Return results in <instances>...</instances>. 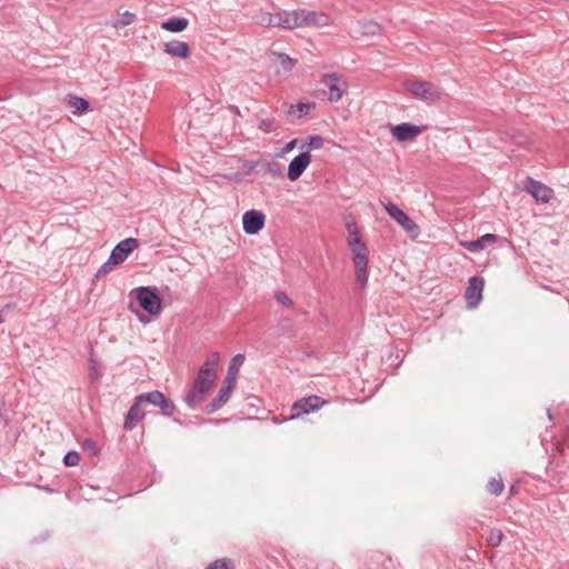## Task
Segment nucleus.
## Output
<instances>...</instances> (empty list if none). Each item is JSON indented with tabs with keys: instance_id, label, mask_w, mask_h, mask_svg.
Segmentation results:
<instances>
[{
	"instance_id": "f257e3e1",
	"label": "nucleus",
	"mask_w": 569,
	"mask_h": 569,
	"mask_svg": "<svg viewBox=\"0 0 569 569\" xmlns=\"http://www.w3.org/2000/svg\"><path fill=\"white\" fill-rule=\"evenodd\" d=\"M326 23L327 17L318 14L315 11L283 10L277 13V27H281L283 29L292 30L306 26H325Z\"/></svg>"
},
{
	"instance_id": "f03ea898",
	"label": "nucleus",
	"mask_w": 569,
	"mask_h": 569,
	"mask_svg": "<svg viewBox=\"0 0 569 569\" xmlns=\"http://www.w3.org/2000/svg\"><path fill=\"white\" fill-rule=\"evenodd\" d=\"M346 229L348 233L347 242L351 251L353 264H368V248L359 233L357 222L355 220L347 221Z\"/></svg>"
},
{
	"instance_id": "7ed1b4c3",
	"label": "nucleus",
	"mask_w": 569,
	"mask_h": 569,
	"mask_svg": "<svg viewBox=\"0 0 569 569\" xmlns=\"http://www.w3.org/2000/svg\"><path fill=\"white\" fill-rule=\"evenodd\" d=\"M405 89L415 98L435 103L441 99V90L429 81L408 80L403 83Z\"/></svg>"
},
{
	"instance_id": "20e7f679",
	"label": "nucleus",
	"mask_w": 569,
	"mask_h": 569,
	"mask_svg": "<svg viewBox=\"0 0 569 569\" xmlns=\"http://www.w3.org/2000/svg\"><path fill=\"white\" fill-rule=\"evenodd\" d=\"M320 82L328 89L330 102H338L348 90V82L343 76L337 72L323 73Z\"/></svg>"
},
{
	"instance_id": "39448f33",
	"label": "nucleus",
	"mask_w": 569,
	"mask_h": 569,
	"mask_svg": "<svg viewBox=\"0 0 569 569\" xmlns=\"http://www.w3.org/2000/svg\"><path fill=\"white\" fill-rule=\"evenodd\" d=\"M136 298L140 307L151 316L159 315L161 311V299L156 288L140 287L137 289Z\"/></svg>"
},
{
	"instance_id": "423d86ee",
	"label": "nucleus",
	"mask_w": 569,
	"mask_h": 569,
	"mask_svg": "<svg viewBox=\"0 0 569 569\" xmlns=\"http://www.w3.org/2000/svg\"><path fill=\"white\" fill-rule=\"evenodd\" d=\"M385 209L388 214L400 224L412 238H416L420 233L418 224L397 204L389 202L385 204Z\"/></svg>"
},
{
	"instance_id": "0eeeda50",
	"label": "nucleus",
	"mask_w": 569,
	"mask_h": 569,
	"mask_svg": "<svg viewBox=\"0 0 569 569\" xmlns=\"http://www.w3.org/2000/svg\"><path fill=\"white\" fill-rule=\"evenodd\" d=\"M137 398L143 406L152 405L159 407L166 416H171L174 411L173 402L158 390L140 393Z\"/></svg>"
},
{
	"instance_id": "6e6552de",
	"label": "nucleus",
	"mask_w": 569,
	"mask_h": 569,
	"mask_svg": "<svg viewBox=\"0 0 569 569\" xmlns=\"http://www.w3.org/2000/svg\"><path fill=\"white\" fill-rule=\"evenodd\" d=\"M523 190L531 194L535 200L540 203L549 202L553 196L551 188L530 177L525 180Z\"/></svg>"
},
{
	"instance_id": "1a4fd4ad",
	"label": "nucleus",
	"mask_w": 569,
	"mask_h": 569,
	"mask_svg": "<svg viewBox=\"0 0 569 569\" xmlns=\"http://www.w3.org/2000/svg\"><path fill=\"white\" fill-rule=\"evenodd\" d=\"M266 216L258 210H248L242 216V228L247 234H257L264 227Z\"/></svg>"
},
{
	"instance_id": "9d476101",
	"label": "nucleus",
	"mask_w": 569,
	"mask_h": 569,
	"mask_svg": "<svg viewBox=\"0 0 569 569\" xmlns=\"http://www.w3.org/2000/svg\"><path fill=\"white\" fill-rule=\"evenodd\" d=\"M485 281L479 277H471L466 289L465 298L467 306L471 309L478 307L482 299Z\"/></svg>"
},
{
	"instance_id": "9b49d317",
	"label": "nucleus",
	"mask_w": 569,
	"mask_h": 569,
	"mask_svg": "<svg viewBox=\"0 0 569 569\" xmlns=\"http://www.w3.org/2000/svg\"><path fill=\"white\" fill-rule=\"evenodd\" d=\"M311 162L309 151L296 156L288 166L287 177L290 181L298 180Z\"/></svg>"
},
{
	"instance_id": "f8f14e48",
	"label": "nucleus",
	"mask_w": 569,
	"mask_h": 569,
	"mask_svg": "<svg viewBox=\"0 0 569 569\" xmlns=\"http://www.w3.org/2000/svg\"><path fill=\"white\" fill-rule=\"evenodd\" d=\"M422 132V128L416 124L403 122L392 127V137L399 142L411 141Z\"/></svg>"
},
{
	"instance_id": "ddd939ff",
	"label": "nucleus",
	"mask_w": 569,
	"mask_h": 569,
	"mask_svg": "<svg viewBox=\"0 0 569 569\" xmlns=\"http://www.w3.org/2000/svg\"><path fill=\"white\" fill-rule=\"evenodd\" d=\"M138 247V240L136 238H127L112 249L110 253L111 260H113L117 264L122 263L128 256Z\"/></svg>"
},
{
	"instance_id": "4468645a",
	"label": "nucleus",
	"mask_w": 569,
	"mask_h": 569,
	"mask_svg": "<svg viewBox=\"0 0 569 569\" xmlns=\"http://www.w3.org/2000/svg\"><path fill=\"white\" fill-rule=\"evenodd\" d=\"M323 401L318 396H310L300 399L292 406V417H299L301 415H308L318 410L322 406Z\"/></svg>"
},
{
	"instance_id": "2eb2a0df",
	"label": "nucleus",
	"mask_w": 569,
	"mask_h": 569,
	"mask_svg": "<svg viewBox=\"0 0 569 569\" xmlns=\"http://www.w3.org/2000/svg\"><path fill=\"white\" fill-rule=\"evenodd\" d=\"M234 385L227 383L223 381V386L218 391L217 396L212 399L210 403L207 405L206 410L208 413H213L214 411L219 410L223 405L227 403L229 400L233 389Z\"/></svg>"
},
{
	"instance_id": "dca6fc26",
	"label": "nucleus",
	"mask_w": 569,
	"mask_h": 569,
	"mask_svg": "<svg viewBox=\"0 0 569 569\" xmlns=\"http://www.w3.org/2000/svg\"><path fill=\"white\" fill-rule=\"evenodd\" d=\"M143 405L139 402L138 398L133 405L130 407L129 411L126 415L123 428L126 430H132L137 427V425L144 418L146 412L142 410Z\"/></svg>"
},
{
	"instance_id": "f3484780",
	"label": "nucleus",
	"mask_w": 569,
	"mask_h": 569,
	"mask_svg": "<svg viewBox=\"0 0 569 569\" xmlns=\"http://www.w3.org/2000/svg\"><path fill=\"white\" fill-rule=\"evenodd\" d=\"M163 52L173 58L187 59L190 57V47L184 41L172 40L163 44Z\"/></svg>"
},
{
	"instance_id": "a211bd4d",
	"label": "nucleus",
	"mask_w": 569,
	"mask_h": 569,
	"mask_svg": "<svg viewBox=\"0 0 569 569\" xmlns=\"http://www.w3.org/2000/svg\"><path fill=\"white\" fill-rule=\"evenodd\" d=\"M497 240L498 237L496 234L486 233L477 240L461 241L460 244L471 252H479L483 250L487 246L495 243Z\"/></svg>"
},
{
	"instance_id": "6ab92c4d",
	"label": "nucleus",
	"mask_w": 569,
	"mask_h": 569,
	"mask_svg": "<svg viewBox=\"0 0 569 569\" xmlns=\"http://www.w3.org/2000/svg\"><path fill=\"white\" fill-rule=\"evenodd\" d=\"M243 361H244V357L241 353H238L232 358L231 363L229 365V368H228V373L224 378V382L232 383L236 386L237 373L239 371L240 366L243 363Z\"/></svg>"
},
{
	"instance_id": "aec40b11",
	"label": "nucleus",
	"mask_w": 569,
	"mask_h": 569,
	"mask_svg": "<svg viewBox=\"0 0 569 569\" xmlns=\"http://www.w3.org/2000/svg\"><path fill=\"white\" fill-rule=\"evenodd\" d=\"M358 27H359V31H358L359 34L363 36V37H375L382 32V27L372 20L359 21Z\"/></svg>"
},
{
	"instance_id": "412c9836",
	"label": "nucleus",
	"mask_w": 569,
	"mask_h": 569,
	"mask_svg": "<svg viewBox=\"0 0 569 569\" xmlns=\"http://www.w3.org/2000/svg\"><path fill=\"white\" fill-rule=\"evenodd\" d=\"M214 380H216V377L207 375L206 370H199L198 375L194 379L193 386H196L197 389L202 390L203 392L208 393V391L211 389Z\"/></svg>"
},
{
	"instance_id": "4be33fe9",
	"label": "nucleus",
	"mask_w": 569,
	"mask_h": 569,
	"mask_svg": "<svg viewBox=\"0 0 569 569\" xmlns=\"http://www.w3.org/2000/svg\"><path fill=\"white\" fill-rule=\"evenodd\" d=\"M189 24V20L187 18H171L161 23V28L163 30L170 32H181L186 30Z\"/></svg>"
},
{
	"instance_id": "5701e85b",
	"label": "nucleus",
	"mask_w": 569,
	"mask_h": 569,
	"mask_svg": "<svg viewBox=\"0 0 569 569\" xmlns=\"http://www.w3.org/2000/svg\"><path fill=\"white\" fill-rule=\"evenodd\" d=\"M206 395V392L197 389L196 386H192V388L184 396V402L189 408L194 409L204 400Z\"/></svg>"
},
{
	"instance_id": "b1692460",
	"label": "nucleus",
	"mask_w": 569,
	"mask_h": 569,
	"mask_svg": "<svg viewBox=\"0 0 569 569\" xmlns=\"http://www.w3.org/2000/svg\"><path fill=\"white\" fill-rule=\"evenodd\" d=\"M254 22L261 27H277V13L260 11L253 17Z\"/></svg>"
},
{
	"instance_id": "393cba45",
	"label": "nucleus",
	"mask_w": 569,
	"mask_h": 569,
	"mask_svg": "<svg viewBox=\"0 0 569 569\" xmlns=\"http://www.w3.org/2000/svg\"><path fill=\"white\" fill-rule=\"evenodd\" d=\"M70 108L74 114H82L89 109V102L80 97L70 96L68 99Z\"/></svg>"
},
{
	"instance_id": "a878e982",
	"label": "nucleus",
	"mask_w": 569,
	"mask_h": 569,
	"mask_svg": "<svg viewBox=\"0 0 569 569\" xmlns=\"http://www.w3.org/2000/svg\"><path fill=\"white\" fill-rule=\"evenodd\" d=\"M136 19L137 17L133 12L124 11L119 16L118 19L110 21L109 24L116 29H119L132 24Z\"/></svg>"
},
{
	"instance_id": "bb28decb",
	"label": "nucleus",
	"mask_w": 569,
	"mask_h": 569,
	"mask_svg": "<svg viewBox=\"0 0 569 569\" xmlns=\"http://www.w3.org/2000/svg\"><path fill=\"white\" fill-rule=\"evenodd\" d=\"M220 360V355L218 352H212L204 361L202 367L199 370H206L207 375L217 377L216 367Z\"/></svg>"
},
{
	"instance_id": "cd10ccee",
	"label": "nucleus",
	"mask_w": 569,
	"mask_h": 569,
	"mask_svg": "<svg viewBox=\"0 0 569 569\" xmlns=\"http://www.w3.org/2000/svg\"><path fill=\"white\" fill-rule=\"evenodd\" d=\"M273 57L277 59V61L280 63L281 68L284 72H290L293 67L296 66V60L289 57L286 53H273Z\"/></svg>"
},
{
	"instance_id": "c85d7f7f",
	"label": "nucleus",
	"mask_w": 569,
	"mask_h": 569,
	"mask_svg": "<svg viewBox=\"0 0 569 569\" xmlns=\"http://www.w3.org/2000/svg\"><path fill=\"white\" fill-rule=\"evenodd\" d=\"M315 107L313 103H297L296 106H291L289 113L297 114L299 118L309 113V111Z\"/></svg>"
},
{
	"instance_id": "c756f323",
	"label": "nucleus",
	"mask_w": 569,
	"mask_h": 569,
	"mask_svg": "<svg viewBox=\"0 0 569 569\" xmlns=\"http://www.w3.org/2000/svg\"><path fill=\"white\" fill-rule=\"evenodd\" d=\"M355 269L358 283L362 288L366 287L368 283V264L355 266Z\"/></svg>"
},
{
	"instance_id": "7c9ffc66",
	"label": "nucleus",
	"mask_w": 569,
	"mask_h": 569,
	"mask_svg": "<svg viewBox=\"0 0 569 569\" xmlns=\"http://www.w3.org/2000/svg\"><path fill=\"white\" fill-rule=\"evenodd\" d=\"M323 146V139L320 136H309L303 142L302 148L320 149Z\"/></svg>"
},
{
	"instance_id": "2f4dec72",
	"label": "nucleus",
	"mask_w": 569,
	"mask_h": 569,
	"mask_svg": "<svg viewBox=\"0 0 569 569\" xmlns=\"http://www.w3.org/2000/svg\"><path fill=\"white\" fill-rule=\"evenodd\" d=\"M503 488L505 486L501 479L491 478L488 482V490L495 496H499L503 491Z\"/></svg>"
},
{
	"instance_id": "473e14b6",
	"label": "nucleus",
	"mask_w": 569,
	"mask_h": 569,
	"mask_svg": "<svg viewBox=\"0 0 569 569\" xmlns=\"http://www.w3.org/2000/svg\"><path fill=\"white\" fill-rule=\"evenodd\" d=\"M118 266L111 258L109 257L108 260L98 269L96 277L102 278L106 277L108 273H110L113 268Z\"/></svg>"
},
{
	"instance_id": "72a5a7b5",
	"label": "nucleus",
	"mask_w": 569,
	"mask_h": 569,
	"mask_svg": "<svg viewBox=\"0 0 569 569\" xmlns=\"http://www.w3.org/2000/svg\"><path fill=\"white\" fill-rule=\"evenodd\" d=\"M206 569H234V567L230 559L222 558L211 562Z\"/></svg>"
},
{
	"instance_id": "f704fd0d",
	"label": "nucleus",
	"mask_w": 569,
	"mask_h": 569,
	"mask_svg": "<svg viewBox=\"0 0 569 569\" xmlns=\"http://www.w3.org/2000/svg\"><path fill=\"white\" fill-rule=\"evenodd\" d=\"M259 130H261L264 133L272 132L277 129V124L274 120L271 119H260L258 123Z\"/></svg>"
},
{
	"instance_id": "c9c22d12",
	"label": "nucleus",
	"mask_w": 569,
	"mask_h": 569,
	"mask_svg": "<svg viewBox=\"0 0 569 569\" xmlns=\"http://www.w3.org/2000/svg\"><path fill=\"white\" fill-rule=\"evenodd\" d=\"M80 461V456L77 451L72 450L64 455L63 462L68 467L78 466Z\"/></svg>"
},
{
	"instance_id": "e433bc0d",
	"label": "nucleus",
	"mask_w": 569,
	"mask_h": 569,
	"mask_svg": "<svg viewBox=\"0 0 569 569\" xmlns=\"http://www.w3.org/2000/svg\"><path fill=\"white\" fill-rule=\"evenodd\" d=\"M502 538H503L502 531L499 529H495L490 532L488 540H489L490 545L498 546L502 541Z\"/></svg>"
},
{
	"instance_id": "4c0bfd02",
	"label": "nucleus",
	"mask_w": 569,
	"mask_h": 569,
	"mask_svg": "<svg viewBox=\"0 0 569 569\" xmlns=\"http://www.w3.org/2000/svg\"><path fill=\"white\" fill-rule=\"evenodd\" d=\"M274 298L279 303H281L283 306H287V307L292 306V300L282 291L277 292Z\"/></svg>"
},
{
	"instance_id": "58836bf2",
	"label": "nucleus",
	"mask_w": 569,
	"mask_h": 569,
	"mask_svg": "<svg viewBox=\"0 0 569 569\" xmlns=\"http://www.w3.org/2000/svg\"><path fill=\"white\" fill-rule=\"evenodd\" d=\"M84 450H88L90 453L96 455L97 453V447L94 442L90 439H86L82 445Z\"/></svg>"
},
{
	"instance_id": "ea45409f",
	"label": "nucleus",
	"mask_w": 569,
	"mask_h": 569,
	"mask_svg": "<svg viewBox=\"0 0 569 569\" xmlns=\"http://www.w3.org/2000/svg\"><path fill=\"white\" fill-rule=\"evenodd\" d=\"M297 143H298L297 139H292L289 142H287L282 149V153L284 154V153L292 151L296 148Z\"/></svg>"
},
{
	"instance_id": "a19ab883",
	"label": "nucleus",
	"mask_w": 569,
	"mask_h": 569,
	"mask_svg": "<svg viewBox=\"0 0 569 569\" xmlns=\"http://www.w3.org/2000/svg\"><path fill=\"white\" fill-rule=\"evenodd\" d=\"M9 312V308H4L2 310H0V322L3 321V317L6 316V313Z\"/></svg>"
},
{
	"instance_id": "79ce46f5",
	"label": "nucleus",
	"mask_w": 569,
	"mask_h": 569,
	"mask_svg": "<svg viewBox=\"0 0 569 569\" xmlns=\"http://www.w3.org/2000/svg\"><path fill=\"white\" fill-rule=\"evenodd\" d=\"M269 171L273 174H276L278 171L276 169H272L271 167L269 168Z\"/></svg>"
}]
</instances>
